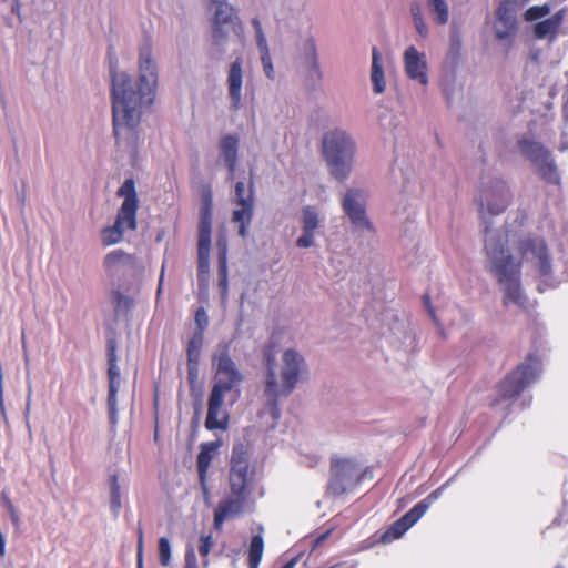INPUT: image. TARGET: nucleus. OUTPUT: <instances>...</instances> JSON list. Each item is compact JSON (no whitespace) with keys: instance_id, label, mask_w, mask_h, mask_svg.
<instances>
[{"instance_id":"52","label":"nucleus","mask_w":568,"mask_h":568,"mask_svg":"<svg viewBox=\"0 0 568 568\" xmlns=\"http://www.w3.org/2000/svg\"><path fill=\"white\" fill-rule=\"evenodd\" d=\"M308 79L313 84H320L324 78L323 70H315L313 72H307Z\"/></svg>"},{"instance_id":"3","label":"nucleus","mask_w":568,"mask_h":568,"mask_svg":"<svg viewBox=\"0 0 568 568\" xmlns=\"http://www.w3.org/2000/svg\"><path fill=\"white\" fill-rule=\"evenodd\" d=\"M307 374L303 355L294 348H286L278 361L267 359L264 392L271 399L286 397L307 378Z\"/></svg>"},{"instance_id":"27","label":"nucleus","mask_w":568,"mask_h":568,"mask_svg":"<svg viewBox=\"0 0 568 568\" xmlns=\"http://www.w3.org/2000/svg\"><path fill=\"white\" fill-rule=\"evenodd\" d=\"M324 222V215L316 206L306 205L301 212L302 231L316 232Z\"/></svg>"},{"instance_id":"20","label":"nucleus","mask_w":568,"mask_h":568,"mask_svg":"<svg viewBox=\"0 0 568 568\" xmlns=\"http://www.w3.org/2000/svg\"><path fill=\"white\" fill-rule=\"evenodd\" d=\"M226 91L230 110H240L243 104V65L240 59H236L230 65L226 77Z\"/></svg>"},{"instance_id":"13","label":"nucleus","mask_w":568,"mask_h":568,"mask_svg":"<svg viewBox=\"0 0 568 568\" xmlns=\"http://www.w3.org/2000/svg\"><path fill=\"white\" fill-rule=\"evenodd\" d=\"M519 151L531 160L540 173L550 182H557L558 176L556 168L550 159V155L544 146L532 140L523 139L518 143Z\"/></svg>"},{"instance_id":"18","label":"nucleus","mask_w":568,"mask_h":568,"mask_svg":"<svg viewBox=\"0 0 568 568\" xmlns=\"http://www.w3.org/2000/svg\"><path fill=\"white\" fill-rule=\"evenodd\" d=\"M322 149L324 156L356 153V143L346 130L334 128L323 134Z\"/></svg>"},{"instance_id":"7","label":"nucleus","mask_w":568,"mask_h":568,"mask_svg":"<svg viewBox=\"0 0 568 568\" xmlns=\"http://www.w3.org/2000/svg\"><path fill=\"white\" fill-rule=\"evenodd\" d=\"M213 383L241 390L244 374L231 358L225 345L217 347L212 356Z\"/></svg>"},{"instance_id":"24","label":"nucleus","mask_w":568,"mask_h":568,"mask_svg":"<svg viewBox=\"0 0 568 568\" xmlns=\"http://www.w3.org/2000/svg\"><path fill=\"white\" fill-rule=\"evenodd\" d=\"M240 139L234 134H226L219 142L220 161L233 173L239 159Z\"/></svg>"},{"instance_id":"62","label":"nucleus","mask_w":568,"mask_h":568,"mask_svg":"<svg viewBox=\"0 0 568 568\" xmlns=\"http://www.w3.org/2000/svg\"><path fill=\"white\" fill-rule=\"evenodd\" d=\"M22 347H23V352H24V362H26V365H28V363H29V356H28V353H27V349H26V343H24V341L22 342Z\"/></svg>"},{"instance_id":"19","label":"nucleus","mask_w":568,"mask_h":568,"mask_svg":"<svg viewBox=\"0 0 568 568\" xmlns=\"http://www.w3.org/2000/svg\"><path fill=\"white\" fill-rule=\"evenodd\" d=\"M211 212L209 207L202 213L201 222L199 226V240H197V252H199V276L200 280L209 274L210 270V251H211Z\"/></svg>"},{"instance_id":"53","label":"nucleus","mask_w":568,"mask_h":568,"mask_svg":"<svg viewBox=\"0 0 568 568\" xmlns=\"http://www.w3.org/2000/svg\"><path fill=\"white\" fill-rule=\"evenodd\" d=\"M187 371L190 379L197 377V362H187Z\"/></svg>"},{"instance_id":"34","label":"nucleus","mask_w":568,"mask_h":568,"mask_svg":"<svg viewBox=\"0 0 568 568\" xmlns=\"http://www.w3.org/2000/svg\"><path fill=\"white\" fill-rule=\"evenodd\" d=\"M109 490H110V508L113 514H118L122 503H121V485L119 483V478L115 474L109 477Z\"/></svg>"},{"instance_id":"46","label":"nucleus","mask_w":568,"mask_h":568,"mask_svg":"<svg viewBox=\"0 0 568 568\" xmlns=\"http://www.w3.org/2000/svg\"><path fill=\"white\" fill-rule=\"evenodd\" d=\"M414 28L416 30V33L419 36L420 39H427L429 37V26L426 21V18L418 19L413 21Z\"/></svg>"},{"instance_id":"59","label":"nucleus","mask_w":568,"mask_h":568,"mask_svg":"<svg viewBox=\"0 0 568 568\" xmlns=\"http://www.w3.org/2000/svg\"><path fill=\"white\" fill-rule=\"evenodd\" d=\"M163 276H164V266H162V271H161V275H160L159 287H158V295L161 293V290H162Z\"/></svg>"},{"instance_id":"36","label":"nucleus","mask_w":568,"mask_h":568,"mask_svg":"<svg viewBox=\"0 0 568 568\" xmlns=\"http://www.w3.org/2000/svg\"><path fill=\"white\" fill-rule=\"evenodd\" d=\"M561 23V16L556 14L549 19H546L535 26V34L538 38H545L552 34Z\"/></svg>"},{"instance_id":"48","label":"nucleus","mask_w":568,"mask_h":568,"mask_svg":"<svg viewBox=\"0 0 568 568\" xmlns=\"http://www.w3.org/2000/svg\"><path fill=\"white\" fill-rule=\"evenodd\" d=\"M409 14H410L412 21L425 18L422 3L418 1L410 2Z\"/></svg>"},{"instance_id":"17","label":"nucleus","mask_w":568,"mask_h":568,"mask_svg":"<svg viewBox=\"0 0 568 568\" xmlns=\"http://www.w3.org/2000/svg\"><path fill=\"white\" fill-rule=\"evenodd\" d=\"M206 8L210 22L229 23L236 36L243 37L244 23L233 6L222 0H207Z\"/></svg>"},{"instance_id":"11","label":"nucleus","mask_w":568,"mask_h":568,"mask_svg":"<svg viewBox=\"0 0 568 568\" xmlns=\"http://www.w3.org/2000/svg\"><path fill=\"white\" fill-rule=\"evenodd\" d=\"M234 203L237 206L232 214V221L240 225L239 234L246 235V227L251 223L254 211V196L252 183L237 182L235 184Z\"/></svg>"},{"instance_id":"16","label":"nucleus","mask_w":568,"mask_h":568,"mask_svg":"<svg viewBox=\"0 0 568 568\" xmlns=\"http://www.w3.org/2000/svg\"><path fill=\"white\" fill-rule=\"evenodd\" d=\"M118 195L123 196L124 201L119 210L115 223L125 231L135 230L138 200L133 180H126L119 189Z\"/></svg>"},{"instance_id":"39","label":"nucleus","mask_w":568,"mask_h":568,"mask_svg":"<svg viewBox=\"0 0 568 568\" xmlns=\"http://www.w3.org/2000/svg\"><path fill=\"white\" fill-rule=\"evenodd\" d=\"M203 345L202 333H195L187 345V362H197Z\"/></svg>"},{"instance_id":"4","label":"nucleus","mask_w":568,"mask_h":568,"mask_svg":"<svg viewBox=\"0 0 568 568\" xmlns=\"http://www.w3.org/2000/svg\"><path fill=\"white\" fill-rule=\"evenodd\" d=\"M367 190L358 185L347 186L341 195V206L352 226L362 235H373L376 229L366 213Z\"/></svg>"},{"instance_id":"14","label":"nucleus","mask_w":568,"mask_h":568,"mask_svg":"<svg viewBox=\"0 0 568 568\" xmlns=\"http://www.w3.org/2000/svg\"><path fill=\"white\" fill-rule=\"evenodd\" d=\"M519 151L531 160L540 173L550 182H557L558 176L556 168L550 159V155L544 146L532 140L523 139L518 143Z\"/></svg>"},{"instance_id":"10","label":"nucleus","mask_w":568,"mask_h":568,"mask_svg":"<svg viewBox=\"0 0 568 568\" xmlns=\"http://www.w3.org/2000/svg\"><path fill=\"white\" fill-rule=\"evenodd\" d=\"M541 372L540 363L530 358L514 371L500 385L503 397L510 398L518 395L526 386L534 383Z\"/></svg>"},{"instance_id":"60","label":"nucleus","mask_w":568,"mask_h":568,"mask_svg":"<svg viewBox=\"0 0 568 568\" xmlns=\"http://www.w3.org/2000/svg\"><path fill=\"white\" fill-rule=\"evenodd\" d=\"M296 564H297V558H293L283 568H294Z\"/></svg>"},{"instance_id":"5","label":"nucleus","mask_w":568,"mask_h":568,"mask_svg":"<svg viewBox=\"0 0 568 568\" xmlns=\"http://www.w3.org/2000/svg\"><path fill=\"white\" fill-rule=\"evenodd\" d=\"M240 394L241 390L213 383L207 402L206 428L226 429L229 413L225 406L234 404L239 399Z\"/></svg>"},{"instance_id":"22","label":"nucleus","mask_w":568,"mask_h":568,"mask_svg":"<svg viewBox=\"0 0 568 568\" xmlns=\"http://www.w3.org/2000/svg\"><path fill=\"white\" fill-rule=\"evenodd\" d=\"M355 154L346 153L324 156L332 179L337 182H344L351 176L354 169Z\"/></svg>"},{"instance_id":"26","label":"nucleus","mask_w":568,"mask_h":568,"mask_svg":"<svg viewBox=\"0 0 568 568\" xmlns=\"http://www.w3.org/2000/svg\"><path fill=\"white\" fill-rule=\"evenodd\" d=\"M369 80L372 83V89L375 94H383L386 91L387 82L385 77L384 63L382 54L377 49H373L372 51V65Z\"/></svg>"},{"instance_id":"2","label":"nucleus","mask_w":568,"mask_h":568,"mask_svg":"<svg viewBox=\"0 0 568 568\" xmlns=\"http://www.w3.org/2000/svg\"><path fill=\"white\" fill-rule=\"evenodd\" d=\"M158 79V64L150 49L140 52L138 83L124 72L113 75L114 133L118 143L131 151L135 150L141 141L138 125L142 109L153 103Z\"/></svg>"},{"instance_id":"31","label":"nucleus","mask_w":568,"mask_h":568,"mask_svg":"<svg viewBox=\"0 0 568 568\" xmlns=\"http://www.w3.org/2000/svg\"><path fill=\"white\" fill-rule=\"evenodd\" d=\"M462 55V40L460 38L452 33L449 37L448 49L442 65L446 67H458Z\"/></svg>"},{"instance_id":"9","label":"nucleus","mask_w":568,"mask_h":568,"mask_svg":"<svg viewBox=\"0 0 568 568\" xmlns=\"http://www.w3.org/2000/svg\"><path fill=\"white\" fill-rule=\"evenodd\" d=\"M251 480L247 450L243 446H236L233 449L229 476L232 496H245Z\"/></svg>"},{"instance_id":"49","label":"nucleus","mask_w":568,"mask_h":568,"mask_svg":"<svg viewBox=\"0 0 568 568\" xmlns=\"http://www.w3.org/2000/svg\"><path fill=\"white\" fill-rule=\"evenodd\" d=\"M213 547V538L212 536H205L201 538V545L199 547V551L203 557H206Z\"/></svg>"},{"instance_id":"64","label":"nucleus","mask_w":568,"mask_h":568,"mask_svg":"<svg viewBox=\"0 0 568 568\" xmlns=\"http://www.w3.org/2000/svg\"><path fill=\"white\" fill-rule=\"evenodd\" d=\"M509 110L514 113H516L518 111V106L517 105H509Z\"/></svg>"},{"instance_id":"50","label":"nucleus","mask_w":568,"mask_h":568,"mask_svg":"<svg viewBox=\"0 0 568 568\" xmlns=\"http://www.w3.org/2000/svg\"><path fill=\"white\" fill-rule=\"evenodd\" d=\"M185 568H197L196 555L192 546H189L186 549Z\"/></svg>"},{"instance_id":"57","label":"nucleus","mask_w":568,"mask_h":568,"mask_svg":"<svg viewBox=\"0 0 568 568\" xmlns=\"http://www.w3.org/2000/svg\"><path fill=\"white\" fill-rule=\"evenodd\" d=\"M201 487H202V493H203L204 499L207 503L210 499V493H209V489L206 486V478L204 479V486L201 485Z\"/></svg>"},{"instance_id":"47","label":"nucleus","mask_w":568,"mask_h":568,"mask_svg":"<svg viewBox=\"0 0 568 568\" xmlns=\"http://www.w3.org/2000/svg\"><path fill=\"white\" fill-rule=\"evenodd\" d=\"M195 323L199 326V331L196 333H202L206 328L209 324V316L204 308H199L195 314Z\"/></svg>"},{"instance_id":"8","label":"nucleus","mask_w":568,"mask_h":568,"mask_svg":"<svg viewBox=\"0 0 568 568\" xmlns=\"http://www.w3.org/2000/svg\"><path fill=\"white\" fill-rule=\"evenodd\" d=\"M405 75L422 88H427L430 82V65L426 52L420 51L414 44L408 45L402 54Z\"/></svg>"},{"instance_id":"56","label":"nucleus","mask_w":568,"mask_h":568,"mask_svg":"<svg viewBox=\"0 0 568 568\" xmlns=\"http://www.w3.org/2000/svg\"><path fill=\"white\" fill-rule=\"evenodd\" d=\"M140 558L143 559V540H142V536H140L139 542H138V561L140 560Z\"/></svg>"},{"instance_id":"44","label":"nucleus","mask_w":568,"mask_h":568,"mask_svg":"<svg viewBox=\"0 0 568 568\" xmlns=\"http://www.w3.org/2000/svg\"><path fill=\"white\" fill-rule=\"evenodd\" d=\"M315 243V232H306L302 231L301 236L296 240V245L298 247H311Z\"/></svg>"},{"instance_id":"58","label":"nucleus","mask_w":568,"mask_h":568,"mask_svg":"<svg viewBox=\"0 0 568 568\" xmlns=\"http://www.w3.org/2000/svg\"><path fill=\"white\" fill-rule=\"evenodd\" d=\"M30 396H31V389L29 388L27 404H26V413H24L26 415H28L30 413Z\"/></svg>"},{"instance_id":"55","label":"nucleus","mask_w":568,"mask_h":568,"mask_svg":"<svg viewBox=\"0 0 568 568\" xmlns=\"http://www.w3.org/2000/svg\"><path fill=\"white\" fill-rule=\"evenodd\" d=\"M252 26H253V27H254V29H255V34H256V33H258V32H263L261 21H260L257 18H254V19L252 20Z\"/></svg>"},{"instance_id":"43","label":"nucleus","mask_w":568,"mask_h":568,"mask_svg":"<svg viewBox=\"0 0 568 568\" xmlns=\"http://www.w3.org/2000/svg\"><path fill=\"white\" fill-rule=\"evenodd\" d=\"M261 62L263 67V72L266 75V78L273 80L275 78V70L272 63L271 54L264 53L261 54Z\"/></svg>"},{"instance_id":"41","label":"nucleus","mask_w":568,"mask_h":568,"mask_svg":"<svg viewBox=\"0 0 568 568\" xmlns=\"http://www.w3.org/2000/svg\"><path fill=\"white\" fill-rule=\"evenodd\" d=\"M159 558L162 566H168L171 560V545L168 538L159 539Z\"/></svg>"},{"instance_id":"33","label":"nucleus","mask_w":568,"mask_h":568,"mask_svg":"<svg viewBox=\"0 0 568 568\" xmlns=\"http://www.w3.org/2000/svg\"><path fill=\"white\" fill-rule=\"evenodd\" d=\"M229 23L210 22L211 39L215 47L224 48L229 41Z\"/></svg>"},{"instance_id":"61","label":"nucleus","mask_w":568,"mask_h":568,"mask_svg":"<svg viewBox=\"0 0 568 568\" xmlns=\"http://www.w3.org/2000/svg\"><path fill=\"white\" fill-rule=\"evenodd\" d=\"M328 534H329V532L327 531L326 534H324V535H322L321 537H318V538L316 539V545H320L322 541H324V540L327 538Z\"/></svg>"},{"instance_id":"1","label":"nucleus","mask_w":568,"mask_h":568,"mask_svg":"<svg viewBox=\"0 0 568 568\" xmlns=\"http://www.w3.org/2000/svg\"><path fill=\"white\" fill-rule=\"evenodd\" d=\"M508 200V190L504 183L485 189L479 196L480 215L485 225V251L488 267L503 291L504 304L525 308L528 301L520 286V265L528 264L541 274H547L550 268L549 257L545 242L537 237H520L511 251L506 247L515 241L517 234L494 225L489 217L501 213Z\"/></svg>"},{"instance_id":"15","label":"nucleus","mask_w":568,"mask_h":568,"mask_svg":"<svg viewBox=\"0 0 568 568\" xmlns=\"http://www.w3.org/2000/svg\"><path fill=\"white\" fill-rule=\"evenodd\" d=\"M440 495V489L433 491L425 500L414 506L406 515L397 520L383 536L384 541H390L402 537L405 531L418 521L429 508L432 501Z\"/></svg>"},{"instance_id":"45","label":"nucleus","mask_w":568,"mask_h":568,"mask_svg":"<svg viewBox=\"0 0 568 568\" xmlns=\"http://www.w3.org/2000/svg\"><path fill=\"white\" fill-rule=\"evenodd\" d=\"M1 503L7 508V510L9 511L12 523L14 525H18L19 520H20L19 519V515L17 513L16 507L13 506L12 501L10 500V498L7 496L6 493H3L1 495Z\"/></svg>"},{"instance_id":"21","label":"nucleus","mask_w":568,"mask_h":568,"mask_svg":"<svg viewBox=\"0 0 568 568\" xmlns=\"http://www.w3.org/2000/svg\"><path fill=\"white\" fill-rule=\"evenodd\" d=\"M457 70L458 67L442 65L439 87L449 106H453L459 100L463 91V84Z\"/></svg>"},{"instance_id":"40","label":"nucleus","mask_w":568,"mask_h":568,"mask_svg":"<svg viewBox=\"0 0 568 568\" xmlns=\"http://www.w3.org/2000/svg\"><path fill=\"white\" fill-rule=\"evenodd\" d=\"M112 301L119 312H128L133 305V300L130 296L118 291L112 293Z\"/></svg>"},{"instance_id":"42","label":"nucleus","mask_w":568,"mask_h":568,"mask_svg":"<svg viewBox=\"0 0 568 568\" xmlns=\"http://www.w3.org/2000/svg\"><path fill=\"white\" fill-rule=\"evenodd\" d=\"M549 13V7L548 6H535L529 8L525 12V19L528 21H534L537 19H540Z\"/></svg>"},{"instance_id":"54","label":"nucleus","mask_w":568,"mask_h":568,"mask_svg":"<svg viewBox=\"0 0 568 568\" xmlns=\"http://www.w3.org/2000/svg\"><path fill=\"white\" fill-rule=\"evenodd\" d=\"M396 328H397V333H398L399 335H403V337H404V341H402V338H400V337H398V338H397V339H398V342L404 343V342H406L407 339H412V337H410L409 333L407 332L406 327H405L403 324H398Z\"/></svg>"},{"instance_id":"38","label":"nucleus","mask_w":568,"mask_h":568,"mask_svg":"<svg viewBox=\"0 0 568 568\" xmlns=\"http://www.w3.org/2000/svg\"><path fill=\"white\" fill-rule=\"evenodd\" d=\"M125 230L121 227L119 224L114 223V225L105 227L102 231V243L104 245H113L119 243Z\"/></svg>"},{"instance_id":"29","label":"nucleus","mask_w":568,"mask_h":568,"mask_svg":"<svg viewBox=\"0 0 568 568\" xmlns=\"http://www.w3.org/2000/svg\"><path fill=\"white\" fill-rule=\"evenodd\" d=\"M132 263V258L129 254L121 250H114L105 255L103 260V267L108 273H116L122 267H125Z\"/></svg>"},{"instance_id":"51","label":"nucleus","mask_w":568,"mask_h":568,"mask_svg":"<svg viewBox=\"0 0 568 568\" xmlns=\"http://www.w3.org/2000/svg\"><path fill=\"white\" fill-rule=\"evenodd\" d=\"M256 45L260 51V54L270 53L267 40L264 32H258L255 34Z\"/></svg>"},{"instance_id":"63","label":"nucleus","mask_w":568,"mask_h":568,"mask_svg":"<svg viewBox=\"0 0 568 568\" xmlns=\"http://www.w3.org/2000/svg\"><path fill=\"white\" fill-rule=\"evenodd\" d=\"M6 555V542L0 544V556L3 557Z\"/></svg>"},{"instance_id":"30","label":"nucleus","mask_w":568,"mask_h":568,"mask_svg":"<svg viewBox=\"0 0 568 568\" xmlns=\"http://www.w3.org/2000/svg\"><path fill=\"white\" fill-rule=\"evenodd\" d=\"M215 449L216 445L214 443L204 444L197 456V470L200 476V483L202 486H204V479L206 477V473L213 459Z\"/></svg>"},{"instance_id":"25","label":"nucleus","mask_w":568,"mask_h":568,"mask_svg":"<svg viewBox=\"0 0 568 568\" xmlns=\"http://www.w3.org/2000/svg\"><path fill=\"white\" fill-rule=\"evenodd\" d=\"M245 496H233L222 500L214 515V527L220 529L223 523L227 519L234 518L243 510Z\"/></svg>"},{"instance_id":"35","label":"nucleus","mask_w":568,"mask_h":568,"mask_svg":"<svg viewBox=\"0 0 568 568\" xmlns=\"http://www.w3.org/2000/svg\"><path fill=\"white\" fill-rule=\"evenodd\" d=\"M304 63L307 69V72H313L315 70L322 69L318 60L316 44L313 39L307 40V42L305 43Z\"/></svg>"},{"instance_id":"6","label":"nucleus","mask_w":568,"mask_h":568,"mask_svg":"<svg viewBox=\"0 0 568 568\" xmlns=\"http://www.w3.org/2000/svg\"><path fill=\"white\" fill-rule=\"evenodd\" d=\"M363 473V465L355 458L339 457L334 459L328 490L334 496L351 491L359 483Z\"/></svg>"},{"instance_id":"12","label":"nucleus","mask_w":568,"mask_h":568,"mask_svg":"<svg viewBox=\"0 0 568 568\" xmlns=\"http://www.w3.org/2000/svg\"><path fill=\"white\" fill-rule=\"evenodd\" d=\"M517 29L515 3L511 0H505L498 6L493 22L495 38L499 42L509 45L517 34Z\"/></svg>"},{"instance_id":"23","label":"nucleus","mask_w":568,"mask_h":568,"mask_svg":"<svg viewBox=\"0 0 568 568\" xmlns=\"http://www.w3.org/2000/svg\"><path fill=\"white\" fill-rule=\"evenodd\" d=\"M109 397H108V406H109V415L112 423L116 420V393L120 388V369L116 364V356L114 348L111 347L109 352Z\"/></svg>"},{"instance_id":"37","label":"nucleus","mask_w":568,"mask_h":568,"mask_svg":"<svg viewBox=\"0 0 568 568\" xmlns=\"http://www.w3.org/2000/svg\"><path fill=\"white\" fill-rule=\"evenodd\" d=\"M216 247L219 251V261H220V273H221V286L223 287V293L225 294L226 291V240L224 236L220 235Z\"/></svg>"},{"instance_id":"28","label":"nucleus","mask_w":568,"mask_h":568,"mask_svg":"<svg viewBox=\"0 0 568 568\" xmlns=\"http://www.w3.org/2000/svg\"><path fill=\"white\" fill-rule=\"evenodd\" d=\"M427 7L436 26L442 27L449 22L450 10L446 0H427Z\"/></svg>"},{"instance_id":"32","label":"nucleus","mask_w":568,"mask_h":568,"mask_svg":"<svg viewBox=\"0 0 568 568\" xmlns=\"http://www.w3.org/2000/svg\"><path fill=\"white\" fill-rule=\"evenodd\" d=\"M264 550V540L261 535L252 538L248 548V566L250 568H257Z\"/></svg>"}]
</instances>
